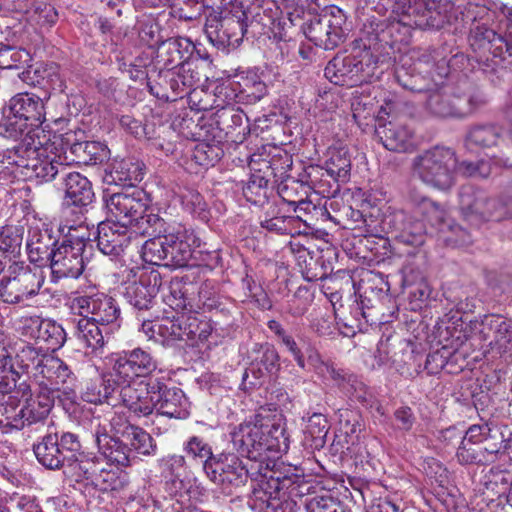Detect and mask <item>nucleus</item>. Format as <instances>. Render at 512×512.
I'll return each instance as SVG.
<instances>
[{"instance_id":"obj_51","label":"nucleus","mask_w":512,"mask_h":512,"mask_svg":"<svg viewBox=\"0 0 512 512\" xmlns=\"http://www.w3.org/2000/svg\"><path fill=\"white\" fill-rule=\"evenodd\" d=\"M140 253L143 261L150 265H159L163 260H169L165 233H160V236L156 235L145 241L141 246Z\"/></svg>"},{"instance_id":"obj_36","label":"nucleus","mask_w":512,"mask_h":512,"mask_svg":"<svg viewBox=\"0 0 512 512\" xmlns=\"http://www.w3.org/2000/svg\"><path fill=\"white\" fill-rule=\"evenodd\" d=\"M64 186L68 204L84 207L92 203L94 192L91 182L79 172L65 173Z\"/></svg>"},{"instance_id":"obj_55","label":"nucleus","mask_w":512,"mask_h":512,"mask_svg":"<svg viewBox=\"0 0 512 512\" xmlns=\"http://www.w3.org/2000/svg\"><path fill=\"white\" fill-rule=\"evenodd\" d=\"M188 457L202 462L203 471L206 473V465L215 459L211 446L198 436H192L183 446Z\"/></svg>"},{"instance_id":"obj_30","label":"nucleus","mask_w":512,"mask_h":512,"mask_svg":"<svg viewBox=\"0 0 512 512\" xmlns=\"http://www.w3.org/2000/svg\"><path fill=\"white\" fill-rule=\"evenodd\" d=\"M474 329L479 330V340L486 341L490 332L494 333V340L490 342L502 354L507 351L508 345L512 342V319H505L499 315H486L481 322L473 324Z\"/></svg>"},{"instance_id":"obj_23","label":"nucleus","mask_w":512,"mask_h":512,"mask_svg":"<svg viewBox=\"0 0 512 512\" xmlns=\"http://www.w3.org/2000/svg\"><path fill=\"white\" fill-rule=\"evenodd\" d=\"M58 235L52 225L38 221L29 226L26 240V250L30 262L46 266L56 250Z\"/></svg>"},{"instance_id":"obj_20","label":"nucleus","mask_w":512,"mask_h":512,"mask_svg":"<svg viewBox=\"0 0 512 512\" xmlns=\"http://www.w3.org/2000/svg\"><path fill=\"white\" fill-rule=\"evenodd\" d=\"M187 320L184 313H173L156 320H145L141 324V331L156 342L166 346H173L177 342L187 340Z\"/></svg>"},{"instance_id":"obj_34","label":"nucleus","mask_w":512,"mask_h":512,"mask_svg":"<svg viewBox=\"0 0 512 512\" xmlns=\"http://www.w3.org/2000/svg\"><path fill=\"white\" fill-rule=\"evenodd\" d=\"M143 163L132 158L115 160L106 180L110 184L134 188L144 178Z\"/></svg>"},{"instance_id":"obj_64","label":"nucleus","mask_w":512,"mask_h":512,"mask_svg":"<svg viewBox=\"0 0 512 512\" xmlns=\"http://www.w3.org/2000/svg\"><path fill=\"white\" fill-rule=\"evenodd\" d=\"M15 388L0 389V426L12 427V416L14 413Z\"/></svg>"},{"instance_id":"obj_58","label":"nucleus","mask_w":512,"mask_h":512,"mask_svg":"<svg viewBox=\"0 0 512 512\" xmlns=\"http://www.w3.org/2000/svg\"><path fill=\"white\" fill-rule=\"evenodd\" d=\"M30 60L27 50L15 46L0 44V68L17 69Z\"/></svg>"},{"instance_id":"obj_25","label":"nucleus","mask_w":512,"mask_h":512,"mask_svg":"<svg viewBox=\"0 0 512 512\" xmlns=\"http://www.w3.org/2000/svg\"><path fill=\"white\" fill-rule=\"evenodd\" d=\"M133 233L129 227L108 219L98 224L97 246L105 255L118 256L137 240Z\"/></svg>"},{"instance_id":"obj_29","label":"nucleus","mask_w":512,"mask_h":512,"mask_svg":"<svg viewBox=\"0 0 512 512\" xmlns=\"http://www.w3.org/2000/svg\"><path fill=\"white\" fill-rule=\"evenodd\" d=\"M162 379L161 391L156 395L155 411L162 416L186 419L190 415V402L182 389L167 387Z\"/></svg>"},{"instance_id":"obj_17","label":"nucleus","mask_w":512,"mask_h":512,"mask_svg":"<svg viewBox=\"0 0 512 512\" xmlns=\"http://www.w3.org/2000/svg\"><path fill=\"white\" fill-rule=\"evenodd\" d=\"M31 379L40 392L55 398V394L72 385L76 377L62 359L48 353L34 368Z\"/></svg>"},{"instance_id":"obj_11","label":"nucleus","mask_w":512,"mask_h":512,"mask_svg":"<svg viewBox=\"0 0 512 512\" xmlns=\"http://www.w3.org/2000/svg\"><path fill=\"white\" fill-rule=\"evenodd\" d=\"M457 158L453 150L436 146L414 159V173L426 184L449 189L454 184Z\"/></svg>"},{"instance_id":"obj_18","label":"nucleus","mask_w":512,"mask_h":512,"mask_svg":"<svg viewBox=\"0 0 512 512\" xmlns=\"http://www.w3.org/2000/svg\"><path fill=\"white\" fill-rule=\"evenodd\" d=\"M206 476L223 491L231 493L233 488L246 483L248 470L237 454L222 452L206 465Z\"/></svg>"},{"instance_id":"obj_61","label":"nucleus","mask_w":512,"mask_h":512,"mask_svg":"<svg viewBox=\"0 0 512 512\" xmlns=\"http://www.w3.org/2000/svg\"><path fill=\"white\" fill-rule=\"evenodd\" d=\"M306 421L305 432L311 436L316 446H322L328 433L326 417L321 413H313Z\"/></svg>"},{"instance_id":"obj_3","label":"nucleus","mask_w":512,"mask_h":512,"mask_svg":"<svg viewBox=\"0 0 512 512\" xmlns=\"http://www.w3.org/2000/svg\"><path fill=\"white\" fill-rule=\"evenodd\" d=\"M234 448L251 460H261L266 452L286 453L290 439L282 414L256 416L254 422H243L230 432Z\"/></svg>"},{"instance_id":"obj_7","label":"nucleus","mask_w":512,"mask_h":512,"mask_svg":"<svg viewBox=\"0 0 512 512\" xmlns=\"http://www.w3.org/2000/svg\"><path fill=\"white\" fill-rule=\"evenodd\" d=\"M505 115L510 126L498 124L476 125L469 129L465 145L468 149H491L493 164L512 168V101L507 105Z\"/></svg>"},{"instance_id":"obj_9","label":"nucleus","mask_w":512,"mask_h":512,"mask_svg":"<svg viewBox=\"0 0 512 512\" xmlns=\"http://www.w3.org/2000/svg\"><path fill=\"white\" fill-rule=\"evenodd\" d=\"M105 202L109 220L127 227H135L134 234L147 235L141 230L148 227L147 219L153 214H145L150 205V198L143 189L134 187L113 193Z\"/></svg>"},{"instance_id":"obj_26","label":"nucleus","mask_w":512,"mask_h":512,"mask_svg":"<svg viewBox=\"0 0 512 512\" xmlns=\"http://www.w3.org/2000/svg\"><path fill=\"white\" fill-rule=\"evenodd\" d=\"M506 9L509 20V39L497 34L493 29L478 26L470 39V44L475 51L483 54L488 52L494 57H502L504 53L512 56V7Z\"/></svg>"},{"instance_id":"obj_45","label":"nucleus","mask_w":512,"mask_h":512,"mask_svg":"<svg viewBox=\"0 0 512 512\" xmlns=\"http://www.w3.org/2000/svg\"><path fill=\"white\" fill-rule=\"evenodd\" d=\"M238 97L247 103L260 101L267 93V87L261 77L254 71H247L240 76Z\"/></svg>"},{"instance_id":"obj_31","label":"nucleus","mask_w":512,"mask_h":512,"mask_svg":"<svg viewBox=\"0 0 512 512\" xmlns=\"http://www.w3.org/2000/svg\"><path fill=\"white\" fill-rule=\"evenodd\" d=\"M164 77L175 97L182 98L200 86L202 75L197 64L183 62L166 70Z\"/></svg>"},{"instance_id":"obj_19","label":"nucleus","mask_w":512,"mask_h":512,"mask_svg":"<svg viewBox=\"0 0 512 512\" xmlns=\"http://www.w3.org/2000/svg\"><path fill=\"white\" fill-rule=\"evenodd\" d=\"M113 375L119 383H130L137 377H145L157 368V361L141 348L116 354L111 358Z\"/></svg>"},{"instance_id":"obj_56","label":"nucleus","mask_w":512,"mask_h":512,"mask_svg":"<svg viewBox=\"0 0 512 512\" xmlns=\"http://www.w3.org/2000/svg\"><path fill=\"white\" fill-rule=\"evenodd\" d=\"M30 127L27 122L15 118L14 115L8 112L0 120V137L21 142Z\"/></svg>"},{"instance_id":"obj_12","label":"nucleus","mask_w":512,"mask_h":512,"mask_svg":"<svg viewBox=\"0 0 512 512\" xmlns=\"http://www.w3.org/2000/svg\"><path fill=\"white\" fill-rule=\"evenodd\" d=\"M15 388V404L12 418L13 429H22L25 426L45 421L54 406L55 398L38 390L33 394L26 382H21Z\"/></svg>"},{"instance_id":"obj_41","label":"nucleus","mask_w":512,"mask_h":512,"mask_svg":"<svg viewBox=\"0 0 512 512\" xmlns=\"http://www.w3.org/2000/svg\"><path fill=\"white\" fill-rule=\"evenodd\" d=\"M378 134L384 147L388 150L403 152L412 146V132L405 125L389 122L382 130L378 131Z\"/></svg>"},{"instance_id":"obj_15","label":"nucleus","mask_w":512,"mask_h":512,"mask_svg":"<svg viewBox=\"0 0 512 512\" xmlns=\"http://www.w3.org/2000/svg\"><path fill=\"white\" fill-rule=\"evenodd\" d=\"M72 309L80 316H87L107 332H114L121 326V310L116 300L104 293L77 296L72 300Z\"/></svg>"},{"instance_id":"obj_62","label":"nucleus","mask_w":512,"mask_h":512,"mask_svg":"<svg viewBox=\"0 0 512 512\" xmlns=\"http://www.w3.org/2000/svg\"><path fill=\"white\" fill-rule=\"evenodd\" d=\"M294 216H277L275 209L267 213V216L261 220V226L270 232L277 234H291L293 232Z\"/></svg>"},{"instance_id":"obj_22","label":"nucleus","mask_w":512,"mask_h":512,"mask_svg":"<svg viewBox=\"0 0 512 512\" xmlns=\"http://www.w3.org/2000/svg\"><path fill=\"white\" fill-rule=\"evenodd\" d=\"M162 285V277L157 269L143 267L139 270L138 280L130 283L124 292L127 302L138 310H148Z\"/></svg>"},{"instance_id":"obj_5","label":"nucleus","mask_w":512,"mask_h":512,"mask_svg":"<svg viewBox=\"0 0 512 512\" xmlns=\"http://www.w3.org/2000/svg\"><path fill=\"white\" fill-rule=\"evenodd\" d=\"M47 154L58 166V174L64 173L71 163L84 165L101 164L109 158V149L97 141H77L76 134L68 131L63 134L54 133L46 145Z\"/></svg>"},{"instance_id":"obj_33","label":"nucleus","mask_w":512,"mask_h":512,"mask_svg":"<svg viewBox=\"0 0 512 512\" xmlns=\"http://www.w3.org/2000/svg\"><path fill=\"white\" fill-rule=\"evenodd\" d=\"M118 379L113 375V370L109 373L99 374L96 378L86 382L81 397L84 401L92 404H102L110 402L115 392L116 386L121 385Z\"/></svg>"},{"instance_id":"obj_60","label":"nucleus","mask_w":512,"mask_h":512,"mask_svg":"<svg viewBox=\"0 0 512 512\" xmlns=\"http://www.w3.org/2000/svg\"><path fill=\"white\" fill-rule=\"evenodd\" d=\"M48 353L40 347H35L32 344H25L18 351L16 357L21 364V367L30 374L32 378V372L35 367H38V363L40 364L41 359H44Z\"/></svg>"},{"instance_id":"obj_49","label":"nucleus","mask_w":512,"mask_h":512,"mask_svg":"<svg viewBox=\"0 0 512 512\" xmlns=\"http://www.w3.org/2000/svg\"><path fill=\"white\" fill-rule=\"evenodd\" d=\"M129 483L126 473L108 470L99 463L92 486L102 491H121Z\"/></svg>"},{"instance_id":"obj_59","label":"nucleus","mask_w":512,"mask_h":512,"mask_svg":"<svg viewBox=\"0 0 512 512\" xmlns=\"http://www.w3.org/2000/svg\"><path fill=\"white\" fill-rule=\"evenodd\" d=\"M505 426L503 424H499L496 421H488L482 424H474L471 425L465 432V435L462 437V440L468 442L470 444H481L484 440H488L490 435H492V431L495 429H500L505 431Z\"/></svg>"},{"instance_id":"obj_4","label":"nucleus","mask_w":512,"mask_h":512,"mask_svg":"<svg viewBox=\"0 0 512 512\" xmlns=\"http://www.w3.org/2000/svg\"><path fill=\"white\" fill-rule=\"evenodd\" d=\"M31 135L28 134L12 149L0 150V180L12 181L23 177L49 182L58 175V166L48 157L47 148L39 142L35 132Z\"/></svg>"},{"instance_id":"obj_44","label":"nucleus","mask_w":512,"mask_h":512,"mask_svg":"<svg viewBox=\"0 0 512 512\" xmlns=\"http://www.w3.org/2000/svg\"><path fill=\"white\" fill-rule=\"evenodd\" d=\"M325 171L336 182L347 183L351 172V160L348 151L343 148L332 150L329 159L325 163Z\"/></svg>"},{"instance_id":"obj_63","label":"nucleus","mask_w":512,"mask_h":512,"mask_svg":"<svg viewBox=\"0 0 512 512\" xmlns=\"http://www.w3.org/2000/svg\"><path fill=\"white\" fill-rule=\"evenodd\" d=\"M220 29L217 31V36L223 42L226 41L228 45L236 46L242 41L245 34L243 23L239 20L228 19L220 24Z\"/></svg>"},{"instance_id":"obj_14","label":"nucleus","mask_w":512,"mask_h":512,"mask_svg":"<svg viewBox=\"0 0 512 512\" xmlns=\"http://www.w3.org/2000/svg\"><path fill=\"white\" fill-rule=\"evenodd\" d=\"M346 21L344 11L337 6H331L321 15L313 17L305 27L304 33L316 46L332 50L345 39Z\"/></svg>"},{"instance_id":"obj_32","label":"nucleus","mask_w":512,"mask_h":512,"mask_svg":"<svg viewBox=\"0 0 512 512\" xmlns=\"http://www.w3.org/2000/svg\"><path fill=\"white\" fill-rule=\"evenodd\" d=\"M38 462L47 469L57 470L64 466L67 457L59 447V436L49 431L33 445Z\"/></svg>"},{"instance_id":"obj_47","label":"nucleus","mask_w":512,"mask_h":512,"mask_svg":"<svg viewBox=\"0 0 512 512\" xmlns=\"http://www.w3.org/2000/svg\"><path fill=\"white\" fill-rule=\"evenodd\" d=\"M34 76V85H39L46 90L64 91L65 84L60 75V68L56 63L51 62L39 65L34 70Z\"/></svg>"},{"instance_id":"obj_21","label":"nucleus","mask_w":512,"mask_h":512,"mask_svg":"<svg viewBox=\"0 0 512 512\" xmlns=\"http://www.w3.org/2000/svg\"><path fill=\"white\" fill-rule=\"evenodd\" d=\"M120 398L123 405L137 416H148L155 410L156 395L161 391L162 379L150 377L138 387L122 384Z\"/></svg>"},{"instance_id":"obj_43","label":"nucleus","mask_w":512,"mask_h":512,"mask_svg":"<svg viewBox=\"0 0 512 512\" xmlns=\"http://www.w3.org/2000/svg\"><path fill=\"white\" fill-rule=\"evenodd\" d=\"M427 107L438 117H456L461 113L458 109L456 95L448 94L444 88L432 91L427 98Z\"/></svg>"},{"instance_id":"obj_39","label":"nucleus","mask_w":512,"mask_h":512,"mask_svg":"<svg viewBox=\"0 0 512 512\" xmlns=\"http://www.w3.org/2000/svg\"><path fill=\"white\" fill-rule=\"evenodd\" d=\"M99 463L96 457L72 454L64 463V473L76 482H86L92 485Z\"/></svg>"},{"instance_id":"obj_53","label":"nucleus","mask_w":512,"mask_h":512,"mask_svg":"<svg viewBox=\"0 0 512 512\" xmlns=\"http://www.w3.org/2000/svg\"><path fill=\"white\" fill-rule=\"evenodd\" d=\"M23 240L22 229L15 226L0 228V254L14 258L20 254Z\"/></svg>"},{"instance_id":"obj_57","label":"nucleus","mask_w":512,"mask_h":512,"mask_svg":"<svg viewBox=\"0 0 512 512\" xmlns=\"http://www.w3.org/2000/svg\"><path fill=\"white\" fill-rule=\"evenodd\" d=\"M212 331L213 327L209 321L199 320L196 317L188 316L186 344L195 346L199 343H203L209 339Z\"/></svg>"},{"instance_id":"obj_16","label":"nucleus","mask_w":512,"mask_h":512,"mask_svg":"<svg viewBox=\"0 0 512 512\" xmlns=\"http://www.w3.org/2000/svg\"><path fill=\"white\" fill-rule=\"evenodd\" d=\"M5 111L31 126L25 137L28 134L32 136L31 134L35 132L42 145H46L52 138V135L45 134L42 127L46 120V111L44 99L40 96L29 92L17 93L7 101Z\"/></svg>"},{"instance_id":"obj_37","label":"nucleus","mask_w":512,"mask_h":512,"mask_svg":"<svg viewBox=\"0 0 512 512\" xmlns=\"http://www.w3.org/2000/svg\"><path fill=\"white\" fill-rule=\"evenodd\" d=\"M265 482L262 483V490L269 495V498H277L280 493L294 494L304 481L302 474L283 473L270 470L263 475Z\"/></svg>"},{"instance_id":"obj_24","label":"nucleus","mask_w":512,"mask_h":512,"mask_svg":"<svg viewBox=\"0 0 512 512\" xmlns=\"http://www.w3.org/2000/svg\"><path fill=\"white\" fill-rule=\"evenodd\" d=\"M475 322H481V319L470 320L466 323L458 312L446 314L443 318H440L434 329L439 341L446 342L442 349L445 351L450 347L456 352L468 339L479 338V330L474 329L473 326Z\"/></svg>"},{"instance_id":"obj_42","label":"nucleus","mask_w":512,"mask_h":512,"mask_svg":"<svg viewBox=\"0 0 512 512\" xmlns=\"http://www.w3.org/2000/svg\"><path fill=\"white\" fill-rule=\"evenodd\" d=\"M164 53L161 54L164 68L171 69V65H181L188 62L187 59L193 52L194 46L190 39L186 37H178L169 39L163 44Z\"/></svg>"},{"instance_id":"obj_54","label":"nucleus","mask_w":512,"mask_h":512,"mask_svg":"<svg viewBox=\"0 0 512 512\" xmlns=\"http://www.w3.org/2000/svg\"><path fill=\"white\" fill-rule=\"evenodd\" d=\"M244 119L247 120V117L243 110L231 104L221 107L215 113L217 125L226 133L242 126Z\"/></svg>"},{"instance_id":"obj_35","label":"nucleus","mask_w":512,"mask_h":512,"mask_svg":"<svg viewBox=\"0 0 512 512\" xmlns=\"http://www.w3.org/2000/svg\"><path fill=\"white\" fill-rule=\"evenodd\" d=\"M186 465L185 457L179 454L164 455L156 460V467L163 478L167 479L166 491L170 496L176 497L184 485L180 479L181 472Z\"/></svg>"},{"instance_id":"obj_38","label":"nucleus","mask_w":512,"mask_h":512,"mask_svg":"<svg viewBox=\"0 0 512 512\" xmlns=\"http://www.w3.org/2000/svg\"><path fill=\"white\" fill-rule=\"evenodd\" d=\"M107 327H102L87 316H81L75 325V336L86 347L93 352L102 353L105 345V338L112 332H107Z\"/></svg>"},{"instance_id":"obj_1","label":"nucleus","mask_w":512,"mask_h":512,"mask_svg":"<svg viewBox=\"0 0 512 512\" xmlns=\"http://www.w3.org/2000/svg\"><path fill=\"white\" fill-rule=\"evenodd\" d=\"M382 6L392 5L394 20L385 28L376 32V40L393 46L402 42L404 38L395 37L391 41L389 37L394 32H399L403 27L405 34L410 33L411 28L419 29H440L445 24H451L457 20L458 8L450 0H373Z\"/></svg>"},{"instance_id":"obj_28","label":"nucleus","mask_w":512,"mask_h":512,"mask_svg":"<svg viewBox=\"0 0 512 512\" xmlns=\"http://www.w3.org/2000/svg\"><path fill=\"white\" fill-rule=\"evenodd\" d=\"M94 437L98 451L108 463L119 467L131 465V449L124 439L113 437L100 424L95 428Z\"/></svg>"},{"instance_id":"obj_2","label":"nucleus","mask_w":512,"mask_h":512,"mask_svg":"<svg viewBox=\"0 0 512 512\" xmlns=\"http://www.w3.org/2000/svg\"><path fill=\"white\" fill-rule=\"evenodd\" d=\"M410 201L414 207V212L421 214L424 219H413L412 216H408L403 211L395 214V220L400 223L398 228L400 230L399 237L403 242L414 246L423 244L424 235L427 233L425 220L432 227L437 228L442 240L447 245L463 246L471 243L470 233L454 223L453 220L447 219L446 211L439 204L416 193L410 194Z\"/></svg>"},{"instance_id":"obj_46","label":"nucleus","mask_w":512,"mask_h":512,"mask_svg":"<svg viewBox=\"0 0 512 512\" xmlns=\"http://www.w3.org/2000/svg\"><path fill=\"white\" fill-rule=\"evenodd\" d=\"M26 17L32 25L50 28L57 22L58 12L52 4L37 0L26 10Z\"/></svg>"},{"instance_id":"obj_50","label":"nucleus","mask_w":512,"mask_h":512,"mask_svg":"<svg viewBox=\"0 0 512 512\" xmlns=\"http://www.w3.org/2000/svg\"><path fill=\"white\" fill-rule=\"evenodd\" d=\"M129 443V448L137 454L150 457L157 453L155 439L143 428L135 425L130 429L129 435L124 438Z\"/></svg>"},{"instance_id":"obj_48","label":"nucleus","mask_w":512,"mask_h":512,"mask_svg":"<svg viewBox=\"0 0 512 512\" xmlns=\"http://www.w3.org/2000/svg\"><path fill=\"white\" fill-rule=\"evenodd\" d=\"M177 197L185 211L203 221L208 220L207 203L198 191L188 187L179 188Z\"/></svg>"},{"instance_id":"obj_8","label":"nucleus","mask_w":512,"mask_h":512,"mask_svg":"<svg viewBox=\"0 0 512 512\" xmlns=\"http://www.w3.org/2000/svg\"><path fill=\"white\" fill-rule=\"evenodd\" d=\"M378 60L369 50L335 56L325 67V77L335 85L355 87L378 78Z\"/></svg>"},{"instance_id":"obj_13","label":"nucleus","mask_w":512,"mask_h":512,"mask_svg":"<svg viewBox=\"0 0 512 512\" xmlns=\"http://www.w3.org/2000/svg\"><path fill=\"white\" fill-rule=\"evenodd\" d=\"M76 228L70 226L68 235L61 244L56 247L48 261L51 269L50 280L58 283L65 278H78L84 270L83 251L85 248L84 236H75L71 231Z\"/></svg>"},{"instance_id":"obj_6","label":"nucleus","mask_w":512,"mask_h":512,"mask_svg":"<svg viewBox=\"0 0 512 512\" xmlns=\"http://www.w3.org/2000/svg\"><path fill=\"white\" fill-rule=\"evenodd\" d=\"M147 221L148 227L142 231L148 236H160V233H165L171 265L188 266L192 259H197V254H202V250H197L200 247V239L194 230L159 215H151Z\"/></svg>"},{"instance_id":"obj_27","label":"nucleus","mask_w":512,"mask_h":512,"mask_svg":"<svg viewBox=\"0 0 512 512\" xmlns=\"http://www.w3.org/2000/svg\"><path fill=\"white\" fill-rule=\"evenodd\" d=\"M493 203L483 192L473 186H462L459 191V207L461 214L467 222L473 226L489 220L492 216Z\"/></svg>"},{"instance_id":"obj_52","label":"nucleus","mask_w":512,"mask_h":512,"mask_svg":"<svg viewBox=\"0 0 512 512\" xmlns=\"http://www.w3.org/2000/svg\"><path fill=\"white\" fill-rule=\"evenodd\" d=\"M38 341L47 345V350H58L66 342L64 328L52 319H43Z\"/></svg>"},{"instance_id":"obj_40","label":"nucleus","mask_w":512,"mask_h":512,"mask_svg":"<svg viewBox=\"0 0 512 512\" xmlns=\"http://www.w3.org/2000/svg\"><path fill=\"white\" fill-rule=\"evenodd\" d=\"M511 435L508 426H505V431L495 429L488 440H484L482 445L479 444L482 465H489L506 457Z\"/></svg>"},{"instance_id":"obj_10","label":"nucleus","mask_w":512,"mask_h":512,"mask_svg":"<svg viewBox=\"0 0 512 512\" xmlns=\"http://www.w3.org/2000/svg\"><path fill=\"white\" fill-rule=\"evenodd\" d=\"M45 282L40 268H31L24 262L11 263L0 279V301L18 304L38 295Z\"/></svg>"}]
</instances>
